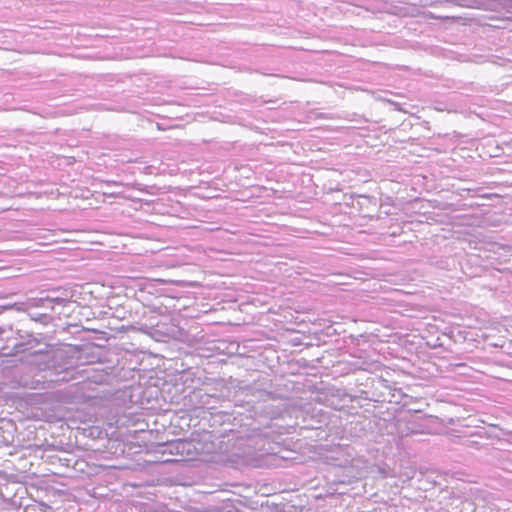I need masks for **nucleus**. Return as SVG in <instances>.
Listing matches in <instances>:
<instances>
[{"instance_id": "20e7f679", "label": "nucleus", "mask_w": 512, "mask_h": 512, "mask_svg": "<svg viewBox=\"0 0 512 512\" xmlns=\"http://www.w3.org/2000/svg\"><path fill=\"white\" fill-rule=\"evenodd\" d=\"M45 298H46V301L51 302V303H56V304H62L65 301L63 298H59V297H56V298L45 297Z\"/></svg>"}, {"instance_id": "7ed1b4c3", "label": "nucleus", "mask_w": 512, "mask_h": 512, "mask_svg": "<svg viewBox=\"0 0 512 512\" xmlns=\"http://www.w3.org/2000/svg\"><path fill=\"white\" fill-rule=\"evenodd\" d=\"M11 308H15L18 311H25L28 308V306H27V302H26V303H15L13 305H7V306L2 307V309H11Z\"/></svg>"}, {"instance_id": "f257e3e1", "label": "nucleus", "mask_w": 512, "mask_h": 512, "mask_svg": "<svg viewBox=\"0 0 512 512\" xmlns=\"http://www.w3.org/2000/svg\"><path fill=\"white\" fill-rule=\"evenodd\" d=\"M46 298H34L27 301L28 308L30 307H42Z\"/></svg>"}, {"instance_id": "f03ea898", "label": "nucleus", "mask_w": 512, "mask_h": 512, "mask_svg": "<svg viewBox=\"0 0 512 512\" xmlns=\"http://www.w3.org/2000/svg\"><path fill=\"white\" fill-rule=\"evenodd\" d=\"M32 342H35L37 344V341L34 339L32 341H29L27 343H17L14 347H13V350L15 352V354L17 353H21V352H24L27 350L26 346L27 345H30Z\"/></svg>"}, {"instance_id": "39448f33", "label": "nucleus", "mask_w": 512, "mask_h": 512, "mask_svg": "<svg viewBox=\"0 0 512 512\" xmlns=\"http://www.w3.org/2000/svg\"><path fill=\"white\" fill-rule=\"evenodd\" d=\"M42 317H45V315L36 316L35 318L33 317L32 319L35 321H40Z\"/></svg>"}]
</instances>
